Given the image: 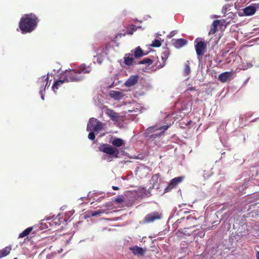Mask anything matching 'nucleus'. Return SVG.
Here are the masks:
<instances>
[{
  "mask_svg": "<svg viewBox=\"0 0 259 259\" xmlns=\"http://www.w3.org/2000/svg\"><path fill=\"white\" fill-rule=\"evenodd\" d=\"M150 171V168L148 166L141 165L137 168L136 175L140 179H144L148 176Z\"/></svg>",
  "mask_w": 259,
  "mask_h": 259,
  "instance_id": "nucleus-7",
  "label": "nucleus"
},
{
  "mask_svg": "<svg viewBox=\"0 0 259 259\" xmlns=\"http://www.w3.org/2000/svg\"><path fill=\"white\" fill-rule=\"evenodd\" d=\"M133 253L135 255L143 256L145 252V249L138 246H134L130 248Z\"/></svg>",
  "mask_w": 259,
  "mask_h": 259,
  "instance_id": "nucleus-11",
  "label": "nucleus"
},
{
  "mask_svg": "<svg viewBox=\"0 0 259 259\" xmlns=\"http://www.w3.org/2000/svg\"><path fill=\"white\" fill-rule=\"evenodd\" d=\"M64 77H63V74L62 73L60 76V79L58 80L55 81L52 85V90L54 92H56L58 89L61 87L65 82H67L66 79H64Z\"/></svg>",
  "mask_w": 259,
  "mask_h": 259,
  "instance_id": "nucleus-10",
  "label": "nucleus"
},
{
  "mask_svg": "<svg viewBox=\"0 0 259 259\" xmlns=\"http://www.w3.org/2000/svg\"><path fill=\"white\" fill-rule=\"evenodd\" d=\"M176 186L174 185L171 181L169 183L168 186L165 188L164 190V193H167L170 192L172 189L176 188Z\"/></svg>",
  "mask_w": 259,
  "mask_h": 259,
  "instance_id": "nucleus-30",
  "label": "nucleus"
},
{
  "mask_svg": "<svg viewBox=\"0 0 259 259\" xmlns=\"http://www.w3.org/2000/svg\"><path fill=\"white\" fill-rule=\"evenodd\" d=\"M113 203L111 202H109L108 203H106L104 206L106 208V210H107L109 212L110 210L113 209L114 207L113 206Z\"/></svg>",
  "mask_w": 259,
  "mask_h": 259,
  "instance_id": "nucleus-33",
  "label": "nucleus"
},
{
  "mask_svg": "<svg viewBox=\"0 0 259 259\" xmlns=\"http://www.w3.org/2000/svg\"><path fill=\"white\" fill-rule=\"evenodd\" d=\"M90 133L88 135V138L91 140H94L95 139V134L92 131H90Z\"/></svg>",
  "mask_w": 259,
  "mask_h": 259,
  "instance_id": "nucleus-36",
  "label": "nucleus"
},
{
  "mask_svg": "<svg viewBox=\"0 0 259 259\" xmlns=\"http://www.w3.org/2000/svg\"><path fill=\"white\" fill-rule=\"evenodd\" d=\"M108 50L107 45H104L101 47L100 48L96 50V54L103 56L104 54H106V51Z\"/></svg>",
  "mask_w": 259,
  "mask_h": 259,
  "instance_id": "nucleus-24",
  "label": "nucleus"
},
{
  "mask_svg": "<svg viewBox=\"0 0 259 259\" xmlns=\"http://www.w3.org/2000/svg\"><path fill=\"white\" fill-rule=\"evenodd\" d=\"M137 27L133 25L131 28H128L127 31V33L129 34H133V32L137 30Z\"/></svg>",
  "mask_w": 259,
  "mask_h": 259,
  "instance_id": "nucleus-34",
  "label": "nucleus"
},
{
  "mask_svg": "<svg viewBox=\"0 0 259 259\" xmlns=\"http://www.w3.org/2000/svg\"><path fill=\"white\" fill-rule=\"evenodd\" d=\"M184 178L185 177L184 176H180L172 179L170 181L175 185V186H177L184 180Z\"/></svg>",
  "mask_w": 259,
  "mask_h": 259,
  "instance_id": "nucleus-26",
  "label": "nucleus"
},
{
  "mask_svg": "<svg viewBox=\"0 0 259 259\" xmlns=\"http://www.w3.org/2000/svg\"><path fill=\"white\" fill-rule=\"evenodd\" d=\"M112 189L114 190H118L119 189V188L118 187H116V186H112Z\"/></svg>",
  "mask_w": 259,
  "mask_h": 259,
  "instance_id": "nucleus-41",
  "label": "nucleus"
},
{
  "mask_svg": "<svg viewBox=\"0 0 259 259\" xmlns=\"http://www.w3.org/2000/svg\"><path fill=\"white\" fill-rule=\"evenodd\" d=\"M134 54V56L136 58H139L147 54L144 53L140 47H137L134 50L131 51Z\"/></svg>",
  "mask_w": 259,
  "mask_h": 259,
  "instance_id": "nucleus-16",
  "label": "nucleus"
},
{
  "mask_svg": "<svg viewBox=\"0 0 259 259\" xmlns=\"http://www.w3.org/2000/svg\"><path fill=\"white\" fill-rule=\"evenodd\" d=\"M177 33V31L173 30L170 32V33L168 34V36L169 38H171L173 36H174Z\"/></svg>",
  "mask_w": 259,
  "mask_h": 259,
  "instance_id": "nucleus-39",
  "label": "nucleus"
},
{
  "mask_svg": "<svg viewBox=\"0 0 259 259\" xmlns=\"http://www.w3.org/2000/svg\"><path fill=\"white\" fill-rule=\"evenodd\" d=\"M168 127V125H164V126H160L158 130H159L161 132H160V134L161 133H163Z\"/></svg>",
  "mask_w": 259,
  "mask_h": 259,
  "instance_id": "nucleus-37",
  "label": "nucleus"
},
{
  "mask_svg": "<svg viewBox=\"0 0 259 259\" xmlns=\"http://www.w3.org/2000/svg\"><path fill=\"white\" fill-rule=\"evenodd\" d=\"M258 232H259V227L258 228Z\"/></svg>",
  "mask_w": 259,
  "mask_h": 259,
  "instance_id": "nucleus-46",
  "label": "nucleus"
},
{
  "mask_svg": "<svg viewBox=\"0 0 259 259\" xmlns=\"http://www.w3.org/2000/svg\"><path fill=\"white\" fill-rule=\"evenodd\" d=\"M90 72L91 69L89 67L81 65L75 69L66 70L62 74L67 82H77L83 79L84 76L82 74L89 73Z\"/></svg>",
  "mask_w": 259,
  "mask_h": 259,
  "instance_id": "nucleus-2",
  "label": "nucleus"
},
{
  "mask_svg": "<svg viewBox=\"0 0 259 259\" xmlns=\"http://www.w3.org/2000/svg\"><path fill=\"white\" fill-rule=\"evenodd\" d=\"M103 213L108 214V211L107 210L101 209L96 211H91L90 212V214L92 217H96Z\"/></svg>",
  "mask_w": 259,
  "mask_h": 259,
  "instance_id": "nucleus-22",
  "label": "nucleus"
},
{
  "mask_svg": "<svg viewBox=\"0 0 259 259\" xmlns=\"http://www.w3.org/2000/svg\"><path fill=\"white\" fill-rule=\"evenodd\" d=\"M192 122V120H189L188 122H187V123L185 124V125H189Z\"/></svg>",
  "mask_w": 259,
  "mask_h": 259,
  "instance_id": "nucleus-43",
  "label": "nucleus"
},
{
  "mask_svg": "<svg viewBox=\"0 0 259 259\" xmlns=\"http://www.w3.org/2000/svg\"><path fill=\"white\" fill-rule=\"evenodd\" d=\"M197 225H195V224H193L192 226H191L190 227H188V228H184L183 229H181V230H182V232L184 234H189L190 235V234L189 233L187 232V229H189L190 228H194Z\"/></svg>",
  "mask_w": 259,
  "mask_h": 259,
  "instance_id": "nucleus-35",
  "label": "nucleus"
},
{
  "mask_svg": "<svg viewBox=\"0 0 259 259\" xmlns=\"http://www.w3.org/2000/svg\"><path fill=\"white\" fill-rule=\"evenodd\" d=\"M114 201L117 203H122L123 201V199L121 197H118L114 199Z\"/></svg>",
  "mask_w": 259,
  "mask_h": 259,
  "instance_id": "nucleus-38",
  "label": "nucleus"
},
{
  "mask_svg": "<svg viewBox=\"0 0 259 259\" xmlns=\"http://www.w3.org/2000/svg\"><path fill=\"white\" fill-rule=\"evenodd\" d=\"M232 76V72H225L221 73L219 76V79L223 83L227 82L230 80Z\"/></svg>",
  "mask_w": 259,
  "mask_h": 259,
  "instance_id": "nucleus-12",
  "label": "nucleus"
},
{
  "mask_svg": "<svg viewBox=\"0 0 259 259\" xmlns=\"http://www.w3.org/2000/svg\"><path fill=\"white\" fill-rule=\"evenodd\" d=\"M189 90H190V91H196L195 89L193 88H190Z\"/></svg>",
  "mask_w": 259,
  "mask_h": 259,
  "instance_id": "nucleus-45",
  "label": "nucleus"
},
{
  "mask_svg": "<svg viewBox=\"0 0 259 259\" xmlns=\"http://www.w3.org/2000/svg\"><path fill=\"white\" fill-rule=\"evenodd\" d=\"M256 9V7L253 6H248L244 9V13L247 16H250L255 13Z\"/></svg>",
  "mask_w": 259,
  "mask_h": 259,
  "instance_id": "nucleus-20",
  "label": "nucleus"
},
{
  "mask_svg": "<svg viewBox=\"0 0 259 259\" xmlns=\"http://www.w3.org/2000/svg\"><path fill=\"white\" fill-rule=\"evenodd\" d=\"M256 257H257V259H259V251H257V252H256Z\"/></svg>",
  "mask_w": 259,
  "mask_h": 259,
  "instance_id": "nucleus-42",
  "label": "nucleus"
},
{
  "mask_svg": "<svg viewBox=\"0 0 259 259\" xmlns=\"http://www.w3.org/2000/svg\"><path fill=\"white\" fill-rule=\"evenodd\" d=\"M37 83V84L40 86L39 94L41 96V98L42 100H44V92H45L46 88L50 86L48 76H42L39 77Z\"/></svg>",
  "mask_w": 259,
  "mask_h": 259,
  "instance_id": "nucleus-5",
  "label": "nucleus"
},
{
  "mask_svg": "<svg viewBox=\"0 0 259 259\" xmlns=\"http://www.w3.org/2000/svg\"><path fill=\"white\" fill-rule=\"evenodd\" d=\"M64 222H66L65 219L61 218L60 215H58L53 221V224L55 225H60L61 224L63 223Z\"/></svg>",
  "mask_w": 259,
  "mask_h": 259,
  "instance_id": "nucleus-27",
  "label": "nucleus"
},
{
  "mask_svg": "<svg viewBox=\"0 0 259 259\" xmlns=\"http://www.w3.org/2000/svg\"><path fill=\"white\" fill-rule=\"evenodd\" d=\"M220 23V21L219 20H214L210 28V31H209V35L214 34L218 30V26Z\"/></svg>",
  "mask_w": 259,
  "mask_h": 259,
  "instance_id": "nucleus-19",
  "label": "nucleus"
},
{
  "mask_svg": "<svg viewBox=\"0 0 259 259\" xmlns=\"http://www.w3.org/2000/svg\"><path fill=\"white\" fill-rule=\"evenodd\" d=\"M187 42L188 41L186 39L184 38H179L174 39L172 44L175 48L180 49L186 45Z\"/></svg>",
  "mask_w": 259,
  "mask_h": 259,
  "instance_id": "nucleus-13",
  "label": "nucleus"
},
{
  "mask_svg": "<svg viewBox=\"0 0 259 259\" xmlns=\"http://www.w3.org/2000/svg\"><path fill=\"white\" fill-rule=\"evenodd\" d=\"M196 42L195 48L197 55L202 56L206 50V44L204 41H199L198 38L195 39Z\"/></svg>",
  "mask_w": 259,
  "mask_h": 259,
  "instance_id": "nucleus-6",
  "label": "nucleus"
},
{
  "mask_svg": "<svg viewBox=\"0 0 259 259\" xmlns=\"http://www.w3.org/2000/svg\"><path fill=\"white\" fill-rule=\"evenodd\" d=\"M111 119L114 121H118L120 118V115L118 113L115 112L113 110L107 109L106 112Z\"/></svg>",
  "mask_w": 259,
  "mask_h": 259,
  "instance_id": "nucleus-15",
  "label": "nucleus"
},
{
  "mask_svg": "<svg viewBox=\"0 0 259 259\" xmlns=\"http://www.w3.org/2000/svg\"><path fill=\"white\" fill-rule=\"evenodd\" d=\"M32 227H28L24 231H23L22 233H21L19 235V238H23L26 236H27L32 230Z\"/></svg>",
  "mask_w": 259,
  "mask_h": 259,
  "instance_id": "nucleus-28",
  "label": "nucleus"
},
{
  "mask_svg": "<svg viewBox=\"0 0 259 259\" xmlns=\"http://www.w3.org/2000/svg\"><path fill=\"white\" fill-rule=\"evenodd\" d=\"M161 177L159 173L154 175L151 178V181L152 182V186L150 187V189H153L155 187L158 185V181Z\"/></svg>",
  "mask_w": 259,
  "mask_h": 259,
  "instance_id": "nucleus-18",
  "label": "nucleus"
},
{
  "mask_svg": "<svg viewBox=\"0 0 259 259\" xmlns=\"http://www.w3.org/2000/svg\"><path fill=\"white\" fill-rule=\"evenodd\" d=\"M161 218V213L157 211H154L146 215L144 218V222L146 223H152L155 221L160 219Z\"/></svg>",
  "mask_w": 259,
  "mask_h": 259,
  "instance_id": "nucleus-8",
  "label": "nucleus"
},
{
  "mask_svg": "<svg viewBox=\"0 0 259 259\" xmlns=\"http://www.w3.org/2000/svg\"><path fill=\"white\" fill-rule=\"evenodd\" d=\"M112 144L114 146L119 147L124 144L123 141L120 138H115L112 142Z\"/></svg>",
  "mask_w": 259,
  "mask_h": 259,
  "instance_id": "nucleus-25",
  "label": "nucleus"
},
{
  "mask_svg": "<svg viewBox=\"0 0 259 259\" xmlns=\"http://www.w3.org/2000/svg\"><path fill=\"white\" fill-rule=\"evenodd\" d=\"M169 56V52L168 51H165L163 52L161 54V58L162 60V62H159V64L158 63H156V65L157 66V69H160L164 67L166 64V61Z\"/></svg>",
  "mask_w": 259,
  "mask_h": 259,
  "instance_id": "nucleus-9",
  "label": "nucleus"
},
{
  "mask_svg": "<svg viewBox=\"0 0 259 259\" xmlns=\"http://www.w3.org/2000/svg\"><path fill=\"white\" fill-rule=\"evenodd\" d=\"M14 259H17V258H14Z\"/></svg>",
  "mask_w": 259,
  "mask_h": 259,
  "instance_id": "nucleus-47",
  "label": "nucleus"
},
{
  "mask_svg": "<svg viewBox=\"0 0 259 259\" xmlns=\"http://www.w3.org/2000/svg\"><path fill=\"white\" fill-rule=\"evenodd\" d=\"M110 95L112 98L115 100H119L123 96L121 92L116 91H112Z\"/></svg>",
  "mask_w": 259,
  "mask_h": 259,
  "instance_id": "nucleus-23",
  "label": "nucleus"
},
{
  "mask_svg": "<svg viewBox=\"0 0 259 259\" xmlns=\"http://www.w3.org/2000/svg\"><path fill=\"white\" fill-rule=\"evenodd\" d=\"M38 22L39 19L35 14H25L20 18L19 28L22 34L31 33L37 27Z\"/></svg>",
  "mask_w": 259,
  "mask_h": 259,
  "instance_id": "nucleus-1",
  "label": "nucleus"
},
{
  "mask_svg": "<svg viewBox=\"0 0 259 259\" xmlns=\"http://www.w3.org/2000/svg\"><path fill=\"white\" fill-rule=\"evenodd\" d=\"M99 150L107 154L112 155L114 158H118L119 150L115 147H112L107 144H103L99 147Z\"/></svg>",
  "mask_w": 259,
  "mask_h": 259,
  "instance_id": "nucleus-3",
  "label": "nucleus"
},
{
  "mask_svg": "<svg viewBox=\"0 0 259 259\" xmlns=\"http://www.w3.org/2000/svg\"><path fill=\"white\" fill-rule=\"evenodd\" d=\"M153 61L152 59L149 58H145L143 60L139 62L137 64H145L150 65L153 63Z\"/></svg>",
  "mask_w": 259,
  "mask_h": 259,
  "instance_id": "nucleus-31",
  "label": "nucleus"
},
{
  "mask_svg": "<svg viewBox=\"0 0 259 259\" xmlns=\"http://www.w3.org/2000/svg\"><path fill=\"white\" fill-rule=\"evenodd\" d=\"M124 62L126 65H131L134 63L133 54L131 53L126 54L124 57Z\"/></svg>",
  "mask_w": 259,
  "mask_h": 259,
  "instance_id": "nucleus-17",
  "label": "nucleus"
},
{
  "mask_svg": "<svg viewBox=\"0 0 259 259\" xmlns=\"http://www.w3.org/2000/svg\"><path fill=\"white\" fill-rule=\"evenodd\" d=\"M256 9H259V3L255 4Z\"/></svg>",
  "mask_w": 259,
  "mask_h": 259,
  "instance_id": "nucleus-44",
  "label": "nucleus"
},
{
  "mask_svg": "<svg viewBox=\"0 0 259 259\" xmlns=\"http://www.w3.org/2000/svg\"><path fill=\"white\" fill-rule=\"evenodd\" d=\"M103 128L102 123L96 118H91L87 125V130L88 131H94L99 133Z\"/></svg>",
  "mask_w": 259,
  "mask_h": 259,
  "instance_id": "nucleus-4",
  "label": "nucleus"
},
{
  "mask_svg": "<svg viewBox=\"0 0 259 259\" xmlns=\"http://www.w3.org/2000/svg\"><path fill=\"white\" fill-rule=\"evenodd\" d=\"M11 250L12 247L11 246H6L2 250H0V258L8 255Z\"/></svg>",
  "mask_w": 259,
  "mask_h": 259,
  "instance_id": "nucleus-21",
  "label": "nucleus"
},
{
  "mask_svg": "<svg viewBox=\"0 0 259 259\" xmlns=\"http://www.w3.org/2000/svg\"><path fill=\"white\" fill-rule=\"evenodd\" d=\"M191 72V69L190 66V63L189 61H187V63L185 65V68L184 70V75L185 76H187L190 74Z\"/></svg>",
  "mask_w": 259,
  "mask_h": 259,
  "instance_id": "nucleus-29",
  "label": "nucleus"
},
{
  "mask_svg": "<svg viewBox=\"0 0 259 259\" xmlns=\"http://www.w3.org/2000/svg\"><path fill=\"white\" fill-rule=\"evenodd\" d=\"M139 79L138 75H132L125 82L124 85L127 87H130L136 84Z\"/></svg>",
  "mask_w": 259,
  "mask_h": 259,
  "instance_id": "nucleus-14",
  "label": "nucleus"
},
{
  "mask_svg": "<svg viewBox=\"0 0 259 259\" xmlns=\"http://www.w3.org/2000/svg\"><path fill=\"white\" fill-rule=\"evenodd\" d=\"M161 45V41L159 39H155L151 45L154 47H159Z\"/></svg>",
  "mask_w": 259,
  "mask_h": 259,
  "instance_id": "nucleus-32",
  "label": "nucleus"
},
{
  "mask_svg": "<svg viewBox=\"0 0 259 259\" xmlns=\"http://www.w3.org/2000/svg\"><path fill=\"white\" fill-rule=\"evenodd\" d=\"M187 220L190 222H193V221H196V219L194 217H188L187 218Z\"/></svg>",
  "mask_w": 259,
  "mask_h": 259,
  "instance_id": "nucleus-40",
  "label": "nucleus"
}]
</instances>
